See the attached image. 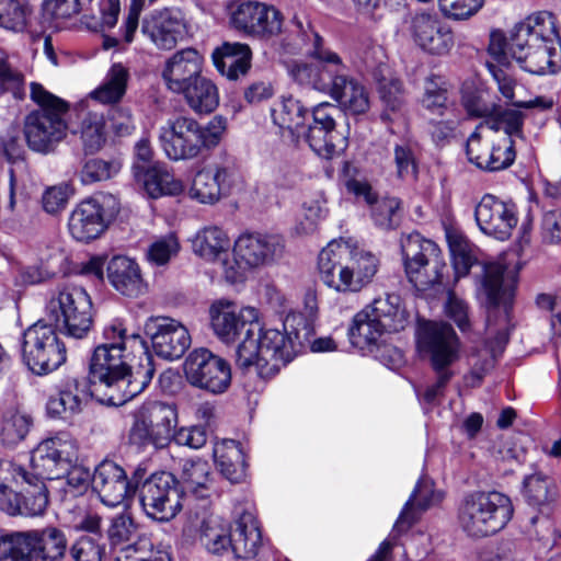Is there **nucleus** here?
Wrapping results in <instances>:
<instances>
[{"label": "nucleus", "instance_id": "7c9ffc66", "mask_svg": "<svg viewBox=\"0 0 561 561\" xmlns=\"http://www.w3.org/2000/svg\"><path fill=\"white\" fill-rule=\"evenodd\" d=\"M343 249V239L333 240L322 249L318 259V268L320 279L330 288L341 293H353V287L348 285L350 271L345 257L341 256L339 251Z\"/></svg>", "mask_w": 561, "mask_h": 561}, {"label": "nucleus", "instance_id": "9b49d317", "mask_svg": "<svg viewBox=\"0 0 561 561\" xmlns=\"http://www.w3.org/2000/svg\"><path fill=\"white\" fill-rule=\"evenodd\" d=\"M47 320L61 333L73 339H83L93 325L92 301L80 286L58 289L46 307Z\"/></svg>", "mask_w": 561, "mask_h": 561}, {"label": "nucleus", "instance_id": "69168bd1", "mask_svg": "<svg viewBox=\"0 0 561 561\" xmlns=\"http://www.w3.org/2000/svg\"><path fill=\"white\" fill-rule=\"evenodd\" d=\"M25 79L23 73L12 66L8 54L0 48V87L4 91L11 92L14 98L24 96Z\"/></svg>", "mask_w": 561, "mask_h": 561}, {"label": "nucleus", "instance_id": "393cba45", "mask_svg": "<svg viewBox=\"0 0 561 561\" xmlns=\"http://www.w3.org/2000/svg\"><path fill=\"white\" fill-rule=\"evenodd\" d=\"M556 18L552 13L542 11L529 15L515 25L511 33L510 47H530L540 44H559Z\"/></svg>", "mask_w": 561, "mask_h": 561}, {"label": "nucleus", "instance_id": "e2e57ef3", "mask_svg": "<svg viewBox=\"0 0 561 561\" xmlns=\"http://www.w3.org/2000/svg\"><path fill=\"white\" fill-rule=\"evenodd\" d=\"M447 103V88L445 80L439 76H430L424 83L422 105L432 111L443 114Z\"/></svg>", "mask_w": 561, "mask_h": 561}, {"label": "nucleus", "instance_id": "a18cd8bd", "mask_svg": "<svg viewBox=\"0 0 561 561\" xmlns=\"http://www.w3.org/2000/svg\"><path fill=\"white\" fill-rule=\"evenodd\" d=\"M215 462L224 477L239 482L245 474L244 454L239 442L225 439L214 448Z\"/></svg>", "mask_w": 561, "mask_h": 561}, {"label": "nucleus", "instance_id": "412c9836", "mask_svg": "<svg viewBox=\"0 0 561 561\" xmlns=\"http://www.w3.org/2000/svg\"><path fill=\"white\" fill-rule=\"evenodd\" d=\"M474 217L483 233L500 240L510 238L517 225L515 206L491 194H485L481 198L476 206Z\"/></svg>", "mask_w": 561, "mask_h": 561}, {"label": "nucleus", "instance_id": "864d4df0", "mask_svg": "<svg viewBox=\"0 0 561 561\" xmlns=\"http://www.w3.org/2000/svg\"><path fill=\"white\" fill-rule=\"evenodd\" d=\"M79 134L87 154L100 151L106 140L104 115L95 111L85 113L81 118Z\"/></svg>", "mask_w": 561, "mask_h": 561}, {"label": "nucleus", "instance_id": "6ab92c4d", "mask_svg": "<svg viewBox=\"0 0 561 561\" xmlns=\"http://www.w3.org/2000/svg\"><path fill=\"white\" fill-rule=\"evenodd\" d=\"M240 182V173L233 160L198 171L190 188V197L201 204L214 205L229 195Z\"/></svg>", "mask_w": 561, "mask_h": 561}, {"label": "nucleus", "instance_id": "20e7f679", "mask_svg": "<svg viewBox=\"0 0 561 561\" xmlns=\"http://www.w3.org/2000/svg\"><path fill=\"white\" fill-rule=\"evenodd\" d=\"M417 346L435 373V381L426 387L423 400L436 404L455 376L453 366L460 358V341L449 323L423 321L417 328Z\"/></svg>", "mask_w": 561, "mask_h": 561}, {"label": "nucleus", "instance_id": "774afa93", "mask_svg": "<svg viewBox=\"0 0 561 561\" xmlns=\"http://www.w3.org/2000/svg\"><path fill=\"white\" fill-rule=\"evenodd\" d=\"M134 552L144 561H172L170 547L162 542H153L149 538H140L136 541Z\"/></svg>", "mask_w": 561, "mask_h": 561}, {"label": "nucleus", "instance_id": "f03ea898", "mask_svg": "<svg viewBox=\"0 0 561 561\" xmlns=\"http://www.w3.org/2000/svg\"><path fill=\"white\" fill-rule=\"evenodd\" d=\"M78 458V443L66 432L41 442L32 451L28 467H25L23 516L43 515L48 506V490L45 480L64 478Z\"/></svg>", "mask_w": 561, "mask_h": 561}, {"label": "nucleus", "instance_id": "13d9d810", "mask_svg": "<svg viewBox=\"0 0 561 561\" xmlns=\"http://www.w3.org/2000/svg\"><path fill=\"white\" fill-rule=\"evenodd\" d=\"M481 124H483V128L495 133L503 130L502 135H507L513 139L514 136H522L524 115L514 108L500 110L495 106L493 115Z\"/></svg>", "mask_w": 561, "mask_h": 561}, {"label": "nucleus", "instance_id": "c85d7f7f", "mask_svg": "<svg viewBox=\"0 0 561 561\" xmlns=\"http://www.w3.org/2000/svg\"><path fill=\"white\" fill-rule=\"evenodd\" d=\"M89 391L85 380L67 377L57 387V393L50 396L46 403V412L53 419L68 420L82 411Z\"/></svg>", "mask_w": 561, "mask_h": 561}, {"label": "nucleus", "instance_id": "2eb2a0df", "mask_svg": "<svg viewBox=\"0 0 561 561\" xmlns=\"http://www.w3.org/2000/svg\"><path fill=\"white\" fill-rule=\"evenodd\" d=\"M291 23L302 42L307 45L310 44V47L307 49L308 55L318 60V62L312 64H296L290 70L294 80L314 90L330 92L334 81L336 65L316 56L314 51L320 50L323 54L331 51L323 48L322 37L311 28L309 23L305 25L298 16H294Z\"/></svg>", "mask_w": 561, "mask_h": 561}, {"label": "nucleus", "instance_id": "4be33fe9", "mask_svg": "<svg viewBox=\"0 0 561 561\" xmlns=\"http://www.w3.org/2000/svg\"><path fill=\"white\" fill-rule=\"evenodd\" d=\"M232 25L257 36H274L282 31L280 12L256 1L240 3L231 13Z\"/></svg>", "mask_w": 561, "mask_h": 561}, {"label": "nucleus", "instance_id": "de8ad7c7", "mask_svg": "<svg viewBox=\"0 0 561 561\" xmlns=\"http://www.w3.org/2000/svg\"><path fill=\"white\" fill-rule=\"evenodd\" d=\"M388 332L364 309L355 314L348 329V337L353 346L370 350L378 345L381 336Z\"/></svg>", "mask_w": 561, "mask_h": 561}, {"label": "nucleus", "instance_id": "c9c22d12", "mask_svg": "<svg viewBox=\"0 0 561 561\" xmlns=\"http://www.w3.org/2000/svg\"><path fill=\"white\" fill-rule=\"evenodd\" d=\"M433 486V482L430 479H420L396 522V531H407L420 519L425 511L440 502L442 494L435 492Z\"/></svg>", "mask_w": 561, "mask_h": 561}, {"label": "nucleus", "instance_id": "0eeeda50", "mask_svg": "<svg viewBox=\"0 0 561 561\" xmlns=\"http://www.w3.org/2000/svg\"><path fill=\"white\" fill-rule=\"evenodd\" d=\"M513 514V503L504 493L473 491L462 499L457 519L468 536L483 538L502 530Z\"/></svg>", "mask_w": 561, "mask_h": 561}, {"label": "nucleus", "instance_id": "72a5a7b5", "mask_svg": "<svg viewBox=\"0 0 561 561\" xmlns=\"http://www.w3.org/2000/svg\"><path fill=\"white\" fill-rule=\"evenodd\" d=\"M506 268L501 263H484L482 266V288L488 300L486 324L491 325L492 317L501 304L506 305L513 297V279L505 277Z\"/></svg>", "mask_w": 561, "mask_h": 561}, {"label": "nucleus", "instance_id": "423d86ee", "mask_svg": "<svg viewBox=\"0 0 561 561\" xmlns=\"http://www.w3.org/2000/svg\"><path fill=\"white\" fill-rule=\"evenodd\" d=\"M226 130V119L217 115L203 127L194 118L176 116L161 128L162 148L171 160L196 158L203 149L217 146Z\"/></svg>", "mask_w": 561, "mask_h": 561}, {"label": "nucleus", "instance_id": "2f4dec72", "mask_svg": "<svg viewBox=\"0 0 561 561\" xmlns=\"http://www.w3.org/2000/svg\"><path fill=\"white\" fill-rule=\"evenodd\" d=\"M512 57L534 75L554 73L561 67V42L530 47H510Z\"/></svg>", "mask_w": 561, "mask_h": 561}, {"label": "nucleus", "instance_id": "9d476101", "mask_svg": "<svg viewBox=\"0 0 561 561\" xmlns=\"http://www.w3.org/2000/svg\"><path fill=\"white\" fill-rule=\"evenodd\" d=\"M400 247L405 275L417 290H427L442 282L446 263L434 241L413 231L401 236Z\"/></svg>", "mask_w": 561, "mask_h": 561}, {"label": "nucleus", "instance_id": "39448f33", "mask_svg": "<svg viewBox=\"0 0 561 561\" xmlns=\"http://www.w3.org/2000/svg\"><path fill=\"white\" fill-rule=\"evenodd\" d=\"M31 99L38 105V108L25 116L24 137L32 150L48 153L67 135L68 124L65 117L69 105L36 82L31 83Z\"/></svg>", "mask_w": 561, "mask_h": 561}, {"label": "nucleus", "instance_id": "37998d69", "mask_svg": "<svg viewBox=\"0 0 561 561\" xmlns=\"http://www.w3.org/2000/svg\"><path fill=\"white\" fill-rule=\"evenodd\" d=\"M178 94L182 95L187 106L199 115L210 114L219 105L217 85L203 75Z\"/></svg>", "mask_w": 561, "mask_h": 561}, {"label": "nucleus", "instance_id": "4468645a", "mask_svg": "<svg viewBox=\"0 0 561 561\" xmlns=\"http://www.w3.org/2000/svg\"><path fill=\"white\" fill-rule=\"evenodd\" d=\"M138 499L146 516L167 523L183 508V491L175 477L167 471L154 472L138 485Z\"/></svg>", "mask_w": 561, "mask_h": 561}, {"label": "nucleus", "instance_id": "4d7b16f0", "mask_svg": "<svg viewBox=\"0 0 561 561\" xmlns=\"http://www.w3.org/2000/svg\"><path fill=\"white\" fill-rule=\"evenodd\" d=\"M523 494L530 505H545L554 499L556 485L547 476L540 472L534 473L525 477Z\"/></svg>", "mask_w": 561, "mask_h": 561}, {"label": "nucleus", "instance_id": "6e6d98bb", "mask_svg": "<svg viewBox=\"0 0 561 561\" xmlns=\"http://www.w3.org/2000/svg\"><path fill=\"white\" fill-rule=\"evenodd\" d=\"M0 561H33L27 531H0Z\"/></svg>", "mask_w": 561, "mask_h": 561}, {"label": "nucleus", "instance_id": "8fccbe9b", "mask_svg": "<svg viewBox=\"0 0 561 561\" xmlns=\"http://www.w3.org/2000/svg\"><path fill=\"white\" fill-rule=\"evenodd\" d=\"M229 248L228 236L216 226L204 228L193 239L194 252L208 261L220 259L221 254H227Z\"/></svg>", "mask_w": 561, "mask_h": 561}, {"label": "nucleus", "instance_id": "680f3d73", "mask_svg": "<svg viewBox=\"0 0 561 561\" xmlns=\"http://www.w3.org/2000/svg\"><path fill=\"white\" fill-rule=\"evenodd\" d=\"M417 148L416 145L401 140L393 146V161L397 175L400 179L416 178L417 174Z\"/></svg>", "mask_w": 561, "mask_h": 561}, {"label": "nucleus", "instance_id": "c03bdc74", "mask_svg": "<svg viewBox=\"0 0 561 561\" xmlns=\"http://www.w3.org/2000/svg\"><path fill=\"white\" fill-rule=\"evenodd\" d=\"M134 179L142 185L151 198L165 195L176 196L184 191L183 183L173 176L164 163L156 164V167L146 170L144 174H138Z\"/></svg>", "mask_w": 561, "mask_h": 561}, {"label": "nucleus", "instance_id": "a211bd4d", "mask_svg": "<svg viewBox=\"0 0 561 561\" xmlns=\"http://www.w3.org/2000/svg\"><path fill=\"white\" fill-rule=\"evenodd\" d=\"M144 330L151 341L153 352L163 359L181 358L192 343L187 328L170 317H150L146 320Z\"/></svg>", "mask_w": 561, "mask_h": 561}, {"label": "nucleus", "instance_id": "5701e85b", "mask_svg": "<svg viewBox=\"0 0 561 561\" xmlns=\"http://www.w3.org/2000/svg\"><path fill=\"white\" fill-rule=\"evenodd\" d=\"M92 489L101 502L115 507L130 494V484L126 471L113 460L104 459L94 469Z\"/></svg>", "mask_w": 561, "mask_h": 561}, {"label": "nucleus", "instance_id": "58836bf2", "mask_svg": "<svg viewBox=\"0 0 561 561\" xmlns=\"http://www.w3.org/2000/svg\"><path fill=\"white\" fill-rule=\"evenodd\" d=\"M211 57L217 70L230 80L245 76L251 68L252 53L247 44L224 43Z\"/></svg>", "mask_w": 561, "mask_h": 561}, {"label": "nucleus", "instance_id": "4c0bfd02", "mask_svg": "<svg viewBox=\"0 0 561 561\" xmlns=\"http://www.w3.org/2000/svg\"><path fill=\"white\" fill-rule=\"evenodd\" d=\"M107 279L111 285L127 297H138L144 293L145 284L138 264L123 255L110 260L106 267Z\"/></svg>", "mask_w": 561, "mask_h": 561}, {"label": "nucleus", "instance_id": "f257e3e1", "mask_svg": "<svg viewBox=\"0 0 561 561\" xmlns=\"http://www.w3.org/2000/svg\"><path fill=\"white\" fill-rule=\"evenodd\" d=\"M105 343L95 347L90 363L93 393L103 403L121 407L141 393L152 380L154 366L147 342L126 334L118 320L104 328Z\"/></svg>", "mask_w": 561, "mask_h": 561}, {"label": "nucleus", "instance_id": "052dcab7", "mask_svg": "<svg viewBox=\"0 0 561 561\" xmlns=\"http://www.w3.org/2000/svg\"><path fill=\"white\" fill-rule=\"evenodd\" d=\"M371 218L382 230H393L401 222V201L397 197H383L371 205Z\"/></svg>", "mask_w": 561, "mask_h": 561}, {"label": "nucleus", "instance_id": "09e8293b", "mask_svg": "<svg viewBox=\"0 0 561 561\" xmlns=\"http://www.w3.org/2000/svg\"><path fill=\"white\" fill-rule=\"evenodd\" d=\"M181 479L184 488L198 499H206L213 490V473L207 461L186 460L183 463Z\"/></svg>", "mask_w": 561, "mask_h": 561}, {"label": "nucleus", "instance_id": "dca6fc26", "mask_svg": "<svg viewBox=\"0 0 561 561\" xmlns=\"http://www.w3.org/2000/svg\"><path fill=\"white\" fill-rule=\"evenodd\" d=\"M183 369L191 386L211 394H221L231 385L230 364L207 348L192 351L185 358Z\"/></svg>", "mask_w": 561, "mask_h": 561}, {"label": "nucleus", "instance_id": "49530a36", "mask_svg": "<svg viewBox=\"0 0 561 561\" xmlns=\"http://www.w3.org/2000/svg\"><path fill=\"white\" fill-rule=\"evenodd\" d=\"M307 114L308 111L302 103L293 96H283L271 108L273 123L280 129L287 130L293 140L305 126Z\"/></svg>", "mask_w": 561, "mask_h": 561}, {"label": "nucleus", "instance_id": "5fc2aeb1", "mask_svg": "<svg viewBox=\"0 0 561 561\" xmlns=\"http://www.w3.org/2000/svg\"><path fill=\"white\" fill-rule=\"evenodd\" d=\"M32 14L26 0H0V27L20 33L23 32Z\"/></svg>", "mask_w": 561, "mask_h": 561}, {"label": "nucleus", "instance_id": "0e129e2a", "mask_svg": "<svg viewBox=\"0 0 561 561\" xmlns=\"http://www.w3.org/2000/svg\"><path fill=\"white\" fill-rule=\"evenodd\" d=\"M449 249L457 277L466 276L477 262L472 245L462 237L449 238Z\"/></svg>", "mask_w": 561, "mask_h": 561}, {"label": "nucleus", "instance_id": "7ed1b4c3", "mask_svg": "<svg viewBox=\"0 0 561 561\" xmlns=\"http://www.w3.org/2000/svg\"><path fill=\"white\" fill-rule=\"evenodd\" d=\"M188 528L198 534L202 546L216 556L231 551L238 559H250L256 556L262 543L259 523L250 512H243L230 529L229 523L203 507L191 513Z\"/></svg>", "mask_w": 561, "mask_h": 561}, {"label": "nucleus", "instance_id": "ea45409f", "mask_svg": "<svg viewBox=\"0 0 561 561\" xmlns=\"http://www.w3.org/2000/svg\"><path fill=\"white\" fill-rule=\"evenodd\" d=\"M306 141L309 147L321 158L332 159L340 154L347 146L346 137L337 130L322 129L317 125L302 127L294 141Z\"/></svg>", "mask_w": 561, "mask_h": 561}, {"label": "nucleus", "instance_id": "bb28decb", "mask_svg": "<svg viewBox=\"0 0 561 561\" xmlns=\"http://www.w3.org/2000/svg\"><path fill=\"white\" fill-rule=\"evenodd\" d=\"M203 58L194 48L176 51L165 61L162 78L167 88L178 94L203 73Z\"/></svg>", "mask_w": 561, "mask_h": 561}, {"label": "nucleus", "instance_id": "f8f14e48", "mask_svg": "<svg viewBox=\"0 0 561 561\" xmlns=\"http://www.w3.org/2000/svg\"><path fill=\"white\" fill-rule=\"evenodd\" d=\"M176 425L178 411L174 405L161 401L144 403L134 413L128 444L138 449L148 446L164 448L172 442Z\"/></svg>", "mask_w": 561, "mask_h": 561}, {"label": "nucleus", "instance_id": "79ce46f5", "mask_svg": "<svg viewBox=\"0 0 561 561\" xmlns=\"http://www.w3.org/2000/svg\"><path fill=\"white\" fill-rule=\"evenodd\" d=\"M364 310L368 311L388 332L403 330L408 321L407 312L401 307V299L394 294L375 298Z\"/></svg>", "mask_w": 561, "mask_h": 561}, {"label": "nucleus", "instance_id": "c756f323", "mask_svg": "<svg viewBox=\"0 0 561 561\" xmlns=\"http://www.w3.org/2000/svg\"><path fill=\"white\" fill-rule=\"evenodd\" d=\"M25 466L0 460V510L9 515H23Z\"/></svg>", "mask_w": 561, "mask_h": 561}, {"label": "nucleus", "instance_id": "cd10ccee", "mask_svg": "<svg viewBox=\"0 0 561 561\" xmlns=\"http://www.w3.org/2000/svg\"><path fill=\"white\" fill-rule=\"evenodd\" d=\"M284 243L279 236L247 233L234 243V255L247 266L255 267L273 261L283 253Z\"/></svg>", "mask_w": 561, "mask_h": 561}, {"label": "nucleus", "instance_id": "e433bc0d", "mask_svg": "<svg viewBox=\"0 0 561 561\" xmlns=\"http://www.w3.org/2000/svg\"><path fill=\"white\" fill-rule=\"evenodd\" d=\"M183 24L171 11L163 10L147 16L142 21L141 32L161 49L175 47L182 35Z\"/></svg>", "mask_w": 561, "mask_h": 561}, {"label": "nucleus", "instance_id": "338daca9", "mask_svg": "<svg viewBox=\"0 0 561 561\" xmlns=\"http://www.w3.org/2000/svg\"><path fill=\"white\" fill-rule=\"evenodd\" d=\"M81 11L80 0H44L43 12L57 25L75 16Z\"/></svg>", "mask_w": 561, "mask_h": 561}, {"label": "nucleus", "instance_id": "a19ab883", "mask_svg": "<svg viewBox=\"0 0 561 561\" xmlns=\"http://www.w3.org/2000/svg\"><path fill=\"white\" fill-rule=\"evenodd\" d=\"M379 99L385 106L381 117L389 119L388 112H400L405 104V91L402 81L393 75L387 65H379L373 71Z\"/></svg>", "mask_w": 561, "mask_h": 561}, {"label": "nucleus", "instance_id": "473e14b6", "mask_svg": "<svg viewBox=\"0 0 561 561\" xmlns=\"http://www.w3.org/2000/svg\"><path fill=\"white\" fill-rule=\"evenodd\" d=\"M339 257L346 260L350 278L348 285L353 287V293L362 290L367 286L378 271L379 261L375 254L359 248L351 240H343V249L339 251Z\"/></svg>", "mask_w": 561, "mask_h": 561}, {"label": "nucleus", "instance_id": "603ef678", "mask_svg": "<svg viewBox=\"0 0 561 561\" xmlns=\"http://www.w3.org/2000/svg\"><path fill=\"white\" fill-rule=\"evenodd\" d=\"M128 80V69L121 62L114 64L103 84L92 92V98L104 104L117 103L126 93Z\"/></svg>", "mask_w": 561, "mask_h": 561}, {"label": "nucleus", "instance_id": "aec40b11", "mask_svg": "<svg viewBox=\"0 0 561 561\" xmlns=\"http://www.w3.org/2000/svg\"><path fill=\"white\" fill-rule=\"evenodd\" d=\"M314 55L336 65L333 85L329 92L331 96L352 114L367 112L369 108L368 92L363 84L346 75V68L340 56L335 53L323 54L320 50H316Z\"/></svg>", "mask_w": 561, "mask_h": 561}, {"label": "nucleus", "instance_id": "3c124183", "mask_svg": "<svg viewBox=\"0 0 561 561\" xmlns=\"http://www.w3.org/2000/svg\"><path fill=\"white\" fill-rule=\"evenodd\" d=\"M32 417L15 407L8 408L1 416L0 439L3 445L15 446L25 439Z\"/></svg>", "mask_w": 561, "mask_h": 561}, {"label": "nucleus", "instance_id": "a878e982", "mask_svg": "<svg viewBox=\"0 0 561 561\" xmlns=\"http://www.w3.org/2000/svg\"><path fill=\"white\" fill-rule=\"evenodd\" d=\"M106 227L103 206L96 198L79 203L68 219V231L79 242L89 243L98 239Z\"/></svg>", "mask_w": 561, "mask_h": 561}, {"label": "nucleus", "instance_id": "bf43d9fd", "mask_svg": "<svg viewBox=\"0 0 561 561\" xmlns=\"http://www.w3.org/2000/svg\"><path fill=\"white\" fill-rule=\"evenodd\" d=\"M122 161L117 158L104 160L100 158L88 159L80 171V179L83 184H92L107 181L119 173Z\"/></svg>", "mask_w": 561, "mask_h": 561}, {"label": "nucleus", "instance_id": "ddd939ff", "mask_svg": "<svg viewBox=\"0 0 561 561\" xmlns=\"http://www.w3.org/2000/svg\"><path fill=\"white\" fill-rule=\"evenodd\" d=\"M57 330L50 321L39 320L24 332L22 356L33 373L48 374L66 362V346Z\"/></svg>", "mask_w": 561, "mask_h": 561}, {"label": "nucleus", "instance_id": "f3484780", "mask_svg": "<svg viewBox=\"0 0 561 561\" xmlns=\"http://www.w3.org/2000/svg\"><path fill=\"white\" fill-rule=\"evenodd\" d=\"M482 129L483 124H479L467 139L469 162L486 172L510 168L516 158L514 140L507 135H483Z\"/></svg>", "mask_w": 561, "mask_h": 561}, {"label": "nucleus", "instance_id": "b1692460", "mask_svg": "<svg viewBox=\"0 0 561 561\" xmlns=\"http://www.w3.org/2000/svg\"><path fill=\"white\" fill-rule=\"evenodd\" d=\"M411 28L415 43L430 54L444 55L454 46L450 27L443 24L435 13H416L412 19Z\"/></svg>", "mask_w": 561, "mask_h": 561}, {"label": "nucleus", "instance_id": "6e6552de", "mask_svg": "<svg viewBox=\"0 0 561 561\" xmlns=\"http://www.w3.org/2000/svg\"><path fill=\"white\" fill-rule=\"evenodd\" d=\"M210 325L224 343L238 342L236 365L244 363L253 352V334L260 330L259 312L253 307L237 309L233 302L219 300L209 308Z\"/></svg>", "mask_w": 561, "mask_h": 561}, {"label": "nucleus", "instance_id": "f704fd0d", "mask_svg": "<svg viewBox=\"0 0 561 561\" xmlns=\"http://www.w3.org/2000/svg\"><path fill=\"white\" fill-rule=\"evenodd\" d=\"M33 561H61L68 551L66 533L57 526L27 530Z\"/></svg>", "mask_w": 561, "mask_h": 561}, {"label": "nucleus", "instance_id": "1a4fd4ad", "mask_svg": "<svg viewBox=\"0 0 561 561\" xmlns=\"http://www.w3.org/2000/svg\"><path fill=\"white\" fill-rule=\"evenodd\" d=\"M294 335L277 329H263L260 324V330L251 337L254 345L250 358L239 362L237 367L243 373L254 371L262 379L274 377L295 356L299 336L297 332Z\"/></svg>", "mask_w": 561, "mask_h": 561}]
</instances>
